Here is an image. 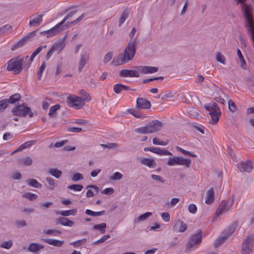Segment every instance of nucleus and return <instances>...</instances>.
<instances>
[{"instance_id":"4be33fe9","label":"nucleus","mask_w":254,"mask_h":254,"mask_svg":"<svg viewBox=\"0 0 254 254\" xmlns=\"http://www.w3.org/2000/svg\"><path fill=\"white\" fill-rule=\"evenodd\" d=\"M17 162L19 165L29 166L32 164L33 160L31 157L29 156H26L18 159L17 160Z\"/></svg>"},{"instance_id":"9b49d317","label":"nucleus","mask_w":254,"mask_h":254,"mask_svg":"<svg viewBox=\"0 0 254 254\" xmlns=\"http://www.w3.org/2000/svg\"><path fill=\"white\" fill-rule=\"evenodd\" d=\"M146 125L149 133H152L159 131L163 124L158 120H154L146 124Z\"/></svg>"},{"instance_id":"f03ea898","label":"nucleus","mask_w":254,"mask_h":254,"mask_svg":"<svg viewBox=\"0 0 254 254\" xmlns=\"http://www.w3.org/2000/svg\"><path fill=\"white\" fill-rule=\"evenodd\" d=\"M28 58L27 56L21 58L17 57L10 59L7 63V70L13 71L15 72V74H20L23 69V65Z\"/></svg>"},{"instance_id":"5701e85b","label":"nucleus","mask_w":254,"mask_h":254,"mask_svg":"<svg viewBox=\"0 0 254 254\" xmlns=\"http://www.w3.org/2000/svg\"><path fill=\"white\" fill-rule=\"evenodd\" d=\"M44 248V246L40 244L33 243L29 245L28 250L31 253H36Z\"/></svg>"},{"instance_id":"09e8293b","label":"nucleus","mask_w":254,"mask_h":254,"mask_svg":"<svg viewBox=\"0 0 254 254\" xmlns=\"http://www.w3.org/2000/svg\"><path fill=\"white\" fill-rule=\"evenodd\" d=\"M83 188V186L81 185L74 184L67 187V189L74 191H81Z\"/></svg>"},{"instance_id":"72a5a7b5","label":"nucleus","mask_w":254,"mask_h":254,"mask_svg":"<svg viewBox=\"0 0 254 254\" xmlns=\"http://www.w3.org/2000/svg\"><path fill=\"white\" fill-rule=\"evenodd\" d=\"M221 111H217L215 112H209V114L211 117V119L213 124L218 123L219 120V117L221 115Z\"/></svg>"},{"instance_id":"f257e3e1","label":"nucleus","mask_w":254,"mask_h":254,"mask_svg":"<svg viewBox=\"0 0 254 254\" xmlns=\"http://www.w3.org/2000/svg\"><path fill=\"white\" fill-rule=\"evenodd\" d=\"M137 45V44L128 43L124 52L115 58L112 63L115 65H120L132 60L135 56Z\"/></svg>"},{"instance_id":"f704fd0d","label":"nucleus","mask_w":254,"mask_h":254,"mask_svg":"<svg viewBox=\"0 0 254 254\" xmlns=\"http://www.w3.org/2000/svg\"><path fill=\"white\" fill-rule=\"evenodd\" d=\"M61 106L59 104H56L51 107L48 114L49 116L51 118L55 117L57 114V111L59 110Z\"/></svg>"},{"instance_id":"de8ad7c7","label":"nucleus","mask_w":254,"mask_h":254,"mask_svg":"<svg viewBox=\"0 0 254 254\" xmlns=\"http://www.w3.org/2000/svg\"><path fill=\"white\" fill-rule=\"evenodd\" d=\"M12 26L9 24H5L0 28V35L4 34L7 31L12 29Z\"/></svg>"},{"instance_id":"a878e982","label":"nucleus","mask_w":254,"mask_h":254,"mask_svg":"<svg viewBox=\"0 0 254 254\" xmlns=\"http://www.w3.org/2000/svg\"><path fill=\"white\" fill-rule=\"evenodd\" d=\"M237 4H241V10L243 12V14L244 15V10L248 8L249 9V14H252L253 12V8L251 4H248L245 3V1L246 0H235Z\"/></svg>"},{"instance_id":"49530a36","label":"nucleus","mask_w":254,"mask_h":254,"mask_svg":"<svg viewBox=\"0 0 254 254\" xmlns=\"http://www.w3.org/2000/svg\"><path fill=\"white\" fill-rule=\"evenodd\" d=\"M152 215V212H147L139 216L137 218V221H143L147 219Z\"/></svg>"},{"instance_id":"3c124183","label":"nucleus","mask_w":254,"mask_h":254,"mask_svg":"<svg viewBox=\"0 0 254 254\" xmlns=\"http://www.w3.org/2000/svg\"><path fill=\"white\" fill-rule=\"evenodd\" d=\"M44 233L48 235L58 236L61 234V232L58 230L50 229L44 231Z\"/></svg>"},{"instance_id":"f3484780","label":"nucleus","mask_w":254,"mask_h":254,"mask_svg":"<svg viewBox=\"0 0 254 254\" xmlns=\"http://www.w3.org/2000/svg\"><path fill=\"white\" fill-rule=\"evenodd\" d=\"M139 162L142 165L146 166L150 168H154L157 165V163L153 158H140Z\"/></svg>"},{"instance_id":"c85d7f7f","label":"nucleus","mask_w":254,"mask_h":254,"mask_svg":"<svg viewBox=\"0 0 254 254\" xmlns=\"http://www.w3.org/2000/svg\"><path fill=\"white\" fill-rule=\"evenodd\" d=\"M43 241L49 245H53L55 247H60L64 244L63 241H60L58 240L52 239H46L43 240Z\"/></svg>"},{"instance_id":"c03bdc74","label":"nucleus","mask_w":254,"mask_h":254,"mask_svg":"<svg viewBox=\"0 0 254 254\" xmlns=\"http://www.w3.org/2000/svg\"><path fill=\"white\" fill-rule=\"evenodd\" d=\"M22 197L32 201L35 200L38 197V195L31 192H25L22 195Z\"/></svg>"},{"instance_id":"0eeeda50","label":"nucleus","mask_w":254,"mask_h":254,"mask_svg":"<svg viewBox=\"0 0 254 254\" xmlns=\"http://www.w3.org/2000/svg\"><path fill=\"white\" fill-rule=\"evenodd\" d=\"M170 166L175 165H183L186 168L190 167L191 161L190 159L185 158L183 157L176 156L173 158H169L167 163Z\"/></svg>"},{"instance_id":"4c0bfd02","label":"nucleus","mask_w":254,"mask_h":254,"mask_svg":"<svg viewBox=\"0 0 254 254\" xmlns=\"http://www.w3.org/2000/svg\"><path fill=\"white\" fill-rule=\"evenodd\" d=\"M48 172L50 175L56 178L57 179L59 178L62 174V171L57 169H50Z\"/></svg>"},{"instance_id":"1a4fd4ad","label":"nucleus","mask_w":254,"mask_h":254,"mask_svg":"<svg viewBox=\"0 0 254 254\" xmlns=\"http://www.w3.org/2000/svg\"><path fill=\"white\" fill-rule=\"evenodd\" d=\"M66 103L68 106L75 109H81L84 105V103L80 97L73 95H70L67 97Z\"/></svg>"},{"instance_id":"7c9ffc66","label":"nucleus","mask_w":254,"mask_h":254,"mask_svg":"<svg viewBox=\"0 0 254 254\" xmlns=\"http://www.w3.org/2000/svg\"><path fill=\"white\" fill-rule=\"evenodd\" d=\"M136 29L135 27H133L130 32L129 33V40L128 43L138 44L139 41L137 37H134Z\"/></svg>"},{"instance_id":"473e14b6","label":"nucleus","mask_w":254,"mask_h":254,"mask_svg":"<svg viewBox=\"0 0 254 254\" xmlns=\"http://www.w3.org/2000/svg\"><path fill=\"white\" fill-rule=\"evenodd\" d=\"M228 238V236H225L224 234L220 236L216 240L214 244V247L215 248L219 247L221 245L223 244Z\"/></svg>"},{"instance_id":"4468645a","label":"nucleus","mask_w":254,"mask_h":254,"mask_svg":"<svg viewBox=\"0 0 254 254\" xmlns=\"http://www.w3.org/2000/svg\"><path fill=\"white\" fill-rule=\"evenodd\" d=\"M144 151H150L160 155H173V154L168 150L166 149H162L159 147H145L144 148Z\"/></svg>"},{"instance_id":"cd10ccee","label":"nucleus","mask_w":254,"mask_h":254,"mask_svg":"<svg viewBox=\"0 0 254 254\" xmlns=\"http://www.w3.org/2000/svg\"><path fill=\"white\" fill-rule=\"evenodd\" d=\"M29 36H26L23 38H22L19 41H18L17 43H16L13 46L11 47V50L12 51H14L18 48H20L22 47L26 43L28 39H29Z\"/></svg>"},{"instance_id":"69168bd1","label":"nucleus","mask_w":254,"mask_h":254,"mask_svg":"<svg viewBox=\"0 0 254 254\" xmlns=\"http://www.w3.org/2000/svg\"><path fill=\"white\" fill-rule=\"evenodd\" d=\"M189 211L192 214H195L197 211V207L194 204H191L188 207Z\"/></svg>"},{"instance_id":"58836bf2","label":"nucleus","mask_w":254,"mask_h":254,"mask_svg":"<svg viewBox=\"0 0 254 254\" xmlns=\"http://www.w3.org/2000/svg\"><path fill=\"white\" fill-rule=\"evenodd\" d=\"M79 94L82 96L80 97L82 100V101L84 102L85 101L89 102L91 100V97L89 96V94L87 93L84 90H80L79 91Z\"/></svg>"},{"instance_id":"39448f33","label":"nucleus","mask_w":254,"mask_h":254,"mask_svg":"<svg viewBox=\"0 0 254 254\" xmlns=\"http://www.w3.org/2000/svg\"><path fill=\"white\" fill-rule=\"evenodd\" d=\"M76 10H72L69 12L65 17L59 23H58L55 26L51 29L46 31L44 32L48 34L47 37H51L55 35L61 31L64 30V26L61 27V26L65 22V21L71 18L75 13Z\"/></svg>"},{"instance_id":"6e6d98bb","label":"nucleus","mask_w":254,"mask_h":254,"mask_svg":"<svg viewBox=\"0 0 254 254\" xmlns=\"http://www.w3.org/2000/svg\"><path fill=\"white\" fill-rule=\"evenodd\" d=\"M86 241V239H83L71 242L70 243V245H72L74 247H78L81 246L83 243H85Z\"/></svg>"},{"instance_id":"2f4dec72","label":"nucleus","mask_w":254,"mask_h":254,"mask_svg":"<svg viewBox=\"0 0 254 254\" xmlns=\"http://www.w3.org/2000/svg\"><path fill=\"white\" fill-rule=\"evenodd\" d=\"M27 184L30 187L40 189L42 185L34 179H29L26 180Z\"/></svg>"},{"instance_id":"a18cd8bd","label":"nucleus","mask_w":254,"mask_h":254,"mask_svg":"<svg viewBox=\"0 0 254 254\" xmlns=\"http://www.w3.org/2000/svg\"><path fill=\"white\" fill-rule=\"evenodd\" d=\"M128 17V12L127 10H124L121 14V16L120 18L119 21V26H121L123 23L125 22V20Z\"/></svg>"},{"instance_id":"4d7b16f0","label":"nucleus","mask_w":254,"mask_h":254,"mask_svg":"<svg viewBox=\"0 0 254 254\" xmlns=\"http://www.w3.org/2000/svg\"><path fill=\"white\" fill-rule=\"evenodd\" d=\"M228 107L229 110L231 112H235L237 110V107L235 103L231 100L228 101Z\"/></svg>"},{"instance_id":"bf43d9fd","label":"nucleus","mask_w":254,"mask_h":254,"mask_svg":"<svg viewBox=\"0 0 254 254\" xmlns=\"http://www.w3.org/2000/svg\"><path fill=\"white\" fill-rule=\"evenodd\" d=\"M152 141H153V143L155 145H163V146L166 145L169 142V141H160L159 140V139H158L157 137H154Z\"/></svg>"},{"instance_id":"20e7f679","label":"nucleus","mask_w":254,"mask_h":254,"mask_svg":"<svg viewBox=\"0 0 254 254\" xmlns=\"http://www.w3.org/2000/svg\"><path fill=\"white\" fill-rule=\"evenodd\" d=\"M249 8L248 9V8L244 10L245 26L254 43V19L253 18V13L249 14Z\"/></svg>"},{"instance_id":"c756f323","label":"nucleus","mask_w":254,"mask_h":254,"mask_svg":"<svg viewBox=\"0 0 254 254\" xmlns=\"http://www.w3.org/2000/svg\"><path fill=\"white\" fill-rule=\"evenodd\" d=\"M77 210L76 209H73L68 210H63L62 211H56V214L57 215H61L64 216H68L69 215L74 216L76 214Z\"/></svg>"},{"instance_id":"5fc2aeb1","label":"nucleus","mask_w":254,"mask_h":254,"mask_svg":"<svg viewBox=\"0 0 254 254\" xmlns=\"http://www.w3.org/2000/svg\"><path fill=\"white\" fill-rule=\"evenodd\" d=\"M8 105L7 99H2L0 101V113L2 112L6 108Z\"/></svg>"},{"instance_id":"7ed1b4c3","label":"nucleus","mask_w":254,"mask_h":254,"mask_svg":"<svg viewBox=\"0 0 254 254\" xmlns=\"http://www.w3.org/2000/svg\"><path fill=\"white\" fill-rule=\"evenodd\" d=\"M11 113L13 116L19 117H25L28 116L29 118L33 117V113L31 108L27 106L26 104L22 103L16 105L11 110Z\"/></svg>"},{"instance_id":"9d476101","label":"nucleus","mask_w":254,"mask_h":254,"mask_svg":"<svg viewBox=\"0 0 254 254\" xmlns=\"http://www.w3.org/2000/svg\"><path fill=\"white\" fill-rule=\"evenodd\" d=\"M233 203L234 198H232L230 202L225 200H222L220 202V204L215 213L214 217L218 216L223 213L224 212L228 211L233 205Z\"/></svg>"},{"instance_id":"393cba45","label":"nucleus","mask_w":254,"mask_h":254,"mask_svg":"<svg viewBox=\"0 0 254 254\" xmlns=\"http://www.w3.org/2000/svg\"><path fill=\"white\" fill-rule=\"evenodd\" d=\"M204 107L207 111H209V112L220 111L218 105L214 102H211L209 103L205 104Z\"/></svg>"},{"instance_id":"6ab92c4d","label":"nucleus","mask_w":254,"mask_h":254,"mask_svg":"<svg viewBox=\"0 0 254 254\" xmlns=\"http://www.w3.org/2000/svg\"><path fill=\"white\" fill-rule=\"evenodd\" d=\"M86 189H87L86 192V196L87 197H93L99 191V187L95 185H89L86 187Z\"/></svg>"},{"instance_id":"37998d69","label":"nucleus","mask_w":254,"mask_h":254,"mask_svg":"<svg viewBox=\"0 0 254 254\" xmlns=\"http://www.w3.org/2000/svg\"><path fill=\"white\" fill-rule=\"evenodd\" d=\"M177 225H180L179 229L178 230V232H185L188 228L187 225L186 223H185L183 221L180 220L178 221L175 227H176Z\"/></svg>"},{"instance_id":"e433bc0d","label":"nucleus","mask_w":254,"mask_h":254,"mask_svg":"<svg viewBox=\"0 0 254 254\" xmlns=\"http://www.w3.org/2000/svg\"><path fill=\"white\" fill-rule=\"evenodd\" d=\"M236 227L237 224L236 223L231 224L228 227L227 229L225 231L224 234L225 236H228V238H229L230 236H231L234 232Z\"/></svg>"},{"instance_id":"0e129e2a","label":"nucleus","mask_w":254,"mask_h":254,"mask_svg":"<svg viewBox=\"0 0 254 254\" xmlns=\"http://www.w3.org/2000/svg\"><path fill=\"white\" fill-rule=\"evenodd\" d=\"M110 238V235H106L102 237L100 239L94 242V244L97 245L104 242L106 240Z\"/></svg>"},{"instance_id":"774afa93","label":"nucleus","mask_w":254,"mask_h":254,"mask_svg":"<svg viewBox=\"0 0 254 254\" xmlns=\"http://www.w3.org/2000/svg\"><path fill=\"white\" fill-rule=\"evenodd\" d=\"M161 218L165 222H169L170 220V216L168 212H163L161 214Z\"/></svg>"},{"instance_id":"ea45409f","label":"nucleus","mask_w":254,"mask_h":254,"mask_svg":"<svg viewBox=\"0 0 254 254\" xmlns=\"http://www.w3.org/2000/svg\"><path fill=\"white\" fill-rule=\"evenodd\" d=\"M85 213L87 215H90V216H98L102 215H104L105 214V211L102 210L99 212H94L93 211L90 209H86L85 210Z\"/></svg>"},{"instance_id":"603ef678","label":"nucleus","mask_w":254,"mask_h":254,"mask_svg":"<svg viewBox=\"0 0 254 254\" xmlns=\"http://www.w3.org/2000/svg\"><path fill=\"white\" fill-rule=\"evenodd\" d=\"M83 176L81 173H76L73 175L71 180L74 182H76L79 180H83Z\"/></svg>"},{"instance_id":"ddd939ff","label":"nucleus","mask_w":254,"mask_h":254,"mask_svg":"<svg viewBox=\"0 0 254 254\" xmlns=\"http://www.w3.org/2000/svg\"><path fill=\"white\" fill-rule=\"evenodd\" d=\"M237 167L241 172H247L250 173L253 169V165L252 162L249 160L238 163Z\"/></svg>"},{"instance_id":"a19ab883","label":"nucleus","mask_w":254,"mask_h":254,"mask_svg":"<svg viewBox=\"0 0 254 254\" xmlns=\"http://www.w3.org/2000/svg\"><path fill=\"white\" fill-rule=\"evenodd\" d=\"M46 63L43 62L40 67L39 68V69L37 71V79L38 80H41L42 73L43 71L45 70L46 68Z\"/></svg>"},{"instance_id":"bb28decb","label":"nucleus","mask_w":254,"mask_h":254,"mask_svg":"<svg viewBox=\"0 0 254 254\" xmlns=\"http://www.w3.org/2000/svg\"><path fill=\"white\" fill-rule=\"evenodd\" d=\"M57 223H60L62 225L65 226L69 227L72 226L74 224V222L73 221L70 220L69 219L65 217H60L59 219H57Z\"/></svg>"},{"instance_id":"338daca9","label":"nucleus","mask_w":254,"mask_h":254,"mask_svg":"<svg viewBox=\"0 0 254 254\" xmlns=\"http://www.w3.org/2000/svg\"><path fill=\"white\" fill-rule=\"evenodd\" d=\"M15 225L17 228H20L26 226L27 223L24 220H22L20 221H16L15 223Z\"/></svg>"},{"instance_id":"79ce46f5","label":"nucleus","mask_w":254,"mask_h":254,"mask_svg":"<svg viewBox=\"0 0 254 254\" xmlns=\"http://www.w3.org/2000/svg\"><path fill=\"white\" fill-rule=\"evenodd\" d=\"M106 228V224L102 223L100 224L94 225L93 227L94 230H99L101 233H104L105 232V229Z\"/></svg>"},{"instance_id":"8fccbe9b","label":"nucleus","mask_w":254,"mask_h":254,"mask_svg":"<svg viewBox=\"0 0 254 254\" xmlns=\"http://www.w3.org/2000/svg\"><path fill=\"white\" fill-rule=\"evenodd\" d=\"M134 131L136 133H140V134H148L149 133V131L147 130V128L146 125L144 127L135 128L134 129Z\"/></svg>"},{"instance_id":"e2e57ef3","label":"nucleus","mask_w":254,"mask_h":254,"mask_svg":"<svg viewBox=\"0 0 254 254\" xmlns=\"http://www.w3.org/2000/svg\"><path fill=\"white\" fill-rule=\"evenodd\" d=\"M113 57V54L112 52L107 53L104 56L103 62L106 64L109 62Z\"/></svg>"},{"instance_id":"a211bd4d","label":"nucleus","mask_w":254,"mask_h":254,"mask_svg":"<svg viewBox=\"0 0 254 254\" xmlns=\"http://www.w3.org/2000/svg\"><path fill=\"white\" fill-rule=\"evenodd\" d=\"M136 68L143 74L153 73L158 70V68L157 67L146 65L136 66Z\"/></svg>"},{"instance_id":"412c9836","label":"nucleus","mask_w":254,"mask_h":254,"mask_svg":"<svg viewBox=\"0 0 254 254\" xmlns=\"http://www.w3.org/2000/svg\"><path fill=\"white\" fill-rule=\"evenodd\" d=\"M64 40L65 38L54 43L52 47L55 52H57L58 54L62 52L65 46Z\"/></svg>"},{"instance_id":"423d86ee","label":"nucleus","mask_w":254,"mask_h":254,"mask_svg":"<svg viewBox=\"0 0 254 254\" xmlns=\"http://www.w3.org/2000/svg\"><path fill=\"white\" fill-rule=\"evenodd\" d=\"M254 249V235H249L244 239L241 246L242 254H250Z\"/></svg>"},{"instance_id":"13d9d810","label":"nucleus","mask_w":254,"mask_h":254,"mask_svg":"<svg viewBox=\"0 0 254 254\" xmlns=\"http://www.w3.org/2000/svg\"><path fill=\"white\" fill-rule=\"evenodd\" d=\"M237 54H238V56L239 57V59L242 63V65L241 66L243 68H245V67H244V66H246V63L244 60V58L242 55V54L240 51V49H238L237 50Z\"/></svg>"},{"instance_id":"052dcab7","label":"nucleus","mask_w":254,"mask_h":254,"mask_svg":"<svg viewBox=\"0 0 254 254\" xmlns=\"http://www.w3.org/2000/svg\"><path fill=\"white\" fill-rule=\"evenodd\" d=\"M12 245V241L11 240H9L7 242H4L0 245V247L2 248H4L6 249H10Z\"/></svg>"},{"instance_id":"680f3d73","label":"nucleus","mask_w":254,"mask_h":254,"mask_svg":"<svg viewBox=\"0 0 254 254\" xmlns=\"http://www.w3.org/2000/svg\"><path fill=\"white\" fill-rule=\"evenodd\" d=\"M123 178V175L119 172H115L113 175L110 177V180H120Z\"/></svg>"},{"instance_id":"2eb2a0df","label":"nucleus","mask_w":254,"mask_h":254,"mask_svg":"<svg viewBox=\"0 0 254 254\" xmlns=\"http://www.w3.org/2000/svg\"><path fill=\"white\" fill-rule=\"evenodd\" d=\"M151 107V103L145 98H137L136 99V108L139 109H148Z\"/></svg>"},{"instance_id":"dca6fc26","label":"nucleus","mask_w":254,"mask_h":254,"mask_svg":"<svg viewBox=\"0 0 254 254\" xmlns=\"http://www.w3.org/2000/svg\"><path fill=\"white\" fill-rule=\"evenodd\" d=\"M119 75L123 77H138L139 76V72L134 70L123 69L120 71Z\"/></svg>"},{"instance_id":"aec40b11","label":"nucleus","mask_w":254,"mask_h":254,"mask_svg":"<svg viewBox=\"0 0 254 254\" xmlns=\"http://www.w3.org/2000/svg\"><path fill=\"white\" fill-rule=\"evenodd\" d=\"M35 16V14H34L30 17V20L29 21V26L30 27L40 24L43 20V14H39L36 17H34Z\"/></svg>"},{"instance_id":"f8f14e48","label":"nucleus","mask_w":254,"mask_h":254,"mask_svg":"<svg viewBox=\"0 0 254 254\" xmlns=\"http://www.w3.org/2000/svg\"><path fill=\"white\" fill-rule=\"evenodd\" d=\"M89 54L84 52L81 53L79 57L78 66V71L81 72L86 64L88 62Z\"/></svg>"},{"instance_id":"c9c22d12","label":"nucleus","mask_w":254,"mask_h":254,"mask_svg":"<svg viewBox=\"0 0 254 254\" xmlns=\"http://www.w3.org/2000/svg\"><path fill=\"white\" fill-rule=\"evenodd\" d=\"M21 100V96L19 94L16 93L10 96L8 99H7V101L8 103L14 104L16 102Z\"/></svg>"},{"instance_id":"b1692460","label":"nucleus","mask_w":254,"mask_h":254,"mask_svg":"<svg viewBox=\"0 0 254 254\" xmlns=\"http://www.w3.org/2000/svg\"><path fill=\"white\" fill-rule=\"evenodd\" d=\"M214 200V192L212 188L210 189L206 194L205 203L207 204H211Z\"/></svg>"},{"instance_id":"6e6552de","label":"nucleus","mask_w":254,"mask_h":254,"mask_svg":"<svg viewBox=\"0 0 254 254\" xmlns=\"http://www.w3.org/2000/svg\"><path fill=\"white\" fill-rule=\"evenodd\" d=\"M202 240V232L198 231L196 234L193 235L189 239L185 248L186 253H190L191 249L195 248V245H198Z\"/></svg>"},{"instance_id":"864d4df0","label":"nucleus","mask_w":254,"mask_h":254,"mask_svg":"<svg viewBox=\"0 0 254 254\" xmlns=\"http://www.w3.org/2000/svg\"><path fill=\"white\" fill-rule=\"evenodd\" d=\"M216 60L217 62L223 64H226V60L224 56L220 52L216 54Z\"/></svg>"}]
</instances>
